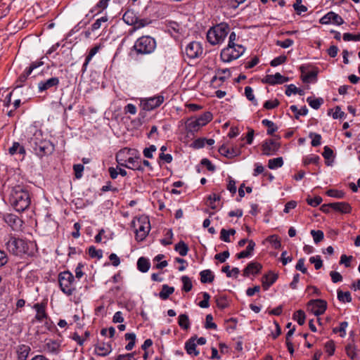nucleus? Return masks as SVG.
<instances>
[{"label": "nucleus", "mask_w": 360, "mask_h": 360, "mask_svg": "<svg viewBox=\"0 0 360 360\" xmlns=\"http://www.w3.org/2000/svg\"><path fill=\"white\" fill-rule=\"evenodd\" d=\"M186 129L188 134H193L197 132L202 126L200 125L196 118H189L185 122Z\"/></svg>", "instance_id": "obj_21"}, {"label": "nucleus", "mask_w": 360, "mask_h": 360, "mask_svg": "<svg viewBox=\"0 0 360 360\" xmlns=\"http://www.w3.org/2000/svg\"><path fill=\"white\" fill-rule=\"evenodd\" d=\"M309 262L314 264V267L316 270L320 269L323 266V262L319 255L311 257L309 258Z\"/></svg>", "instance_id": "obj_57"}, {"label": "nucleus", "mask_w": 360, "mask_h": 360, "mask_svg": "<svg viewBox=\"0 0 360 360\" xmlns=\"http://www.w3.org/2000/svg\"><path fill=\"white\" fill-rule=\"evenodd\" d=\"M322 198L320 196H316L313 198H307V202L308 205L312 206V207H316L319 205L322 202Z\"/></svg>", "instance_id": "obj_60"}, {"label": "nucleus", "mask_w": 360, "mask_h": 360, "mask_svg": "<svg viewBox=\"0 0 360 360\" xmlns=\"http://www.w3.org/2000/svg\"><path fill=\"white\" fill-rule=\"evenodd\" d=\"M195 340L196 338H191L185 344V349L187 353L194 356H197L199 354V351L196 349Z\"/></svg>", "instance_id": "obj_23"}, {"label": "nucleus", "mask_w": 360, "mask_h": 360, "mask_svg": "<svg viewBox=\"0 0 360 360\" xmlns=\"http://www.w3.org/2000/svg\"><path fill=\"white\" fill-rule=\"evenodd\" d=\"M181 281L183 283V290L185 292L191 291L193 287L191 279L186 276H183Z\"/></svg>", "instance_id": "obj_48"}, {"label": "nucleus", "mask_w": 360, "mask_h": 360, "mask_svg": "<svg viewBox=\"0 0 360 360\" xmlns=\"http://www.w3.org/2000/svg\"><path fill=\"white\" fill-rule=\"evenodd\" d=\"M287 59V57L284 55L279 56L278 57L275 58L271 61V65L273 67L278 66L279 65H281L285 62Z\"/></svg>", "instance_id": "obj_61"}, {"label": "nucleus", "mask_w": 360, "mask_h": 360, "mask_svg": "<svg viewBox=\"0 0 360 360\" xmlns=\"http://www.w3.org/2000/svg\"><path fill=\"white\" fill-rule=\"evenodd\" d=\"M311 235L312 236L315 243H319L320 241H321L323 239V237H324L323 232L320 230H318V231L311 230Z\"/></svg>", "instance_id": "obj_52"}, {"label": "nucleus", "mask_w": 360, "mask_h": 360, "mask_svg": "<svg viewBox=\"0 0 360 360\" xmlns=\"http://www.w3.org/2000/svg\"><path fill=\"white\" fill-rule=\"evenodd\" d=\"M84 168V165L81 164H77L73 165L75 175L77 179H80L82 176Z\"/></svg>", "instance_id": "obj_62"}, {"label": "nucleus", "mask_w": 360, "mask_h": 360, "mask_svg": "<svg viewBox=\"0 0 360 360\" xmlns=\"http://www.w3.org/2000/svg\"><path fill=\"white\" fill-rule=\"evenodd\" d=\"M94 350L97 355L105 356L111 352L112 347L109 343L100 342L95 346Z\"/></svg>", "instance_id": "obj_20"}, {"label": "nucleus", "mask_w": 360, "mask_h": 360, "mask_svg": "<svg viewBox=\"0 0 360 360\" xmlns=\"http://www.w3.org/2000/svg\"><path fill=\"white\" fill-rule=\"evenodd\" d=\"M326 352L330 355H333L335 349V343L333 340L328 341L325 344Z\"/></svg>", "instance_id": "obj_64"}, {"label": "nucleus", "mask_w": 360, "mask_h": 360, "mask_svg": "<svg viewBox=\"0 0 360 360\" xmlns=\"http://www.w3.org/2000/svg\"><path fill=\"white\" fill-rule=\"evenodd\" d=\"M203 49L200 43L191 41L185 48L186 56L191 59L198 58L202 53Z\"/></svg>", "instance_id": "obj_10"}, {"label": "nucleus", "mask_w": 360, "mask_h": 360, "mask_svg": "<svg viewBox=\"0 0 360 360\" xmlns=\"http://www.w3.org/2000/svg\"><path fill=\"white\" fill-rule=\"evenodd\" d=\"M208 200L210 201V207L215 210L217 208L215 202L220 200V196L216 193H213L208 197Z\"/></svg>", "instance_id": "obj_58"}, {"label": "nucleus", "mask_w": 360, "mask_h": 360, "mask_svg": "<svg viewBox=\"0 0 360 360\" xmlns=\"http://www.w3.org/2000/svg\"><path fill=\"white\" fill-rule=\"evenodd\" d=\"M308 306L314 315L319 316L325 312L327 303L323 300H315L309 301Z\"/></svg>", "instance_id": "obj_12"}, {"label": "nucleus", "mask_w": 360, "mask_h": 360, "mask_svg": "<svg viewBox=\"0 0 360 360\" xmlns=\"http://www.w3.org/2000/svg\"><path fill=\"white\" fill-rule=\"evenodd\" d=\"M343 39L345 41H360V34H352L351 33H345L343 34Z\"/></svg>", "instance_id": "obj_63"}, {"label": "nucleus", "mask_w": 360, "mask_h": 360, "mask_svg": "<svg viewBox=\"0 0 360 360\" xmlns=\"http://www.w3.org/2000/svg\"><path fill=\"white\" fill-rule=\"evenodd\" d=\"M293 8L299 15L307 11V6L302 4V0H295Z\"/></svg>", "instance_id": "obj_53"}, {"label": "nucleus", "mask_w": 360, "mask_h": 360, "mask_svg": "<svg viewBox=\"0 0 360 360\" xmlns=\"http://www.w3.org/2000/svg\"><path fill=\"white\" fill-rule=\"evenodd\" d=\"M319 160V157L316 155H311L309 156H307L303 159V163L304 165H308L309 164H317Z\"/></svg>", "instance_id": "obj_55"}, {"label": "nucleus", "mask_w": 360, "mask_h": 360, "mask_svg": "<svg viewBox=\"0 0 360 360\" xmlns=\"http://www.w3.org/2000/svg\"><path fill=\"white\" fill-rule=\"evenodd\" d=\"M327 195L338 199H342L345 197V193L342 191L330 189L326 191Z\"/></svg>", "instance_id": "obj_46"}, {"label": "nucleus", "mask_w": 360, "mask_h": 360, "mask_svg": "<svg viewBox=\"0 0 360 360\" xmlns=\"http://www.w3.org/2000/svg\"><path fill=\"white\" fill-rule=\"evenodd\" d=\"M219 152L221 155L228 158H233L236 157V152L231 150L228 143H224L219 148Z\"/></svg>", "instance_id": "obj_31"}, {"label": "nucleus", "mask_w": 360, "mask_h": 360, "mask_svg": "<svg viewBox=\"0 0 360 360\" xmlns=\"http://www.w3.org/2000/svg\"><path fill=\"white\" fill-rule=\"evenodd\" d=\"M290 109L295 113V117L296 119H299L300 115H306L308 113V109L306 106H303L301 109L298 110L297 107L293 105L290 107Z\"/></svg>", "instance_id": "obj_41"}, {"label": "nucleus", "mask_w": 360, "mask_h": 360, "mask_svg": "<svg viewBox=\"0 0 360 360\" xmlns=\"http://www.w3.org/2000/svg\"><path fill=\"white\" fill-rule=\"evenodd\" d=\"M139 160L140 155L139 153L135 155H131L127 158V162L123 167L131 169L143 170V168Z\"/></svg>", "instance_id": "obj_16"}, {"label": "nucleus", "mask_w": 360, "mask_h": 360, "mask_svg": "<svg viewBox=\"0 0 360 360\" xmlns=\"http://www.w3.org/2000/svg\"><path fill=\"white\" fill-rule=\"evenodd\" d=\"M34 309L36 310L37 314L35 319L39 321H42L46 319L47 314L45 311V305L42 303H37L34 305Z\"/></svg>", "instance_id": "obj_24"}, {"label": "nucleus", "mask_w": 360, "mask_h": 360, "mask_svg": "<svg viewBox=\"0 0 360 360\" xmlns=\"http://www.w3.org/2000/svg\"><path fill=\"white\" fill-rule=\"evenodd\" d=\"M307 102L312 108L318 110L324 101L322 98H313L310 96L307 98Z\"/></svg>", "instance_id": "obj_35"}, {"label": "nucleus", "mask_w": 360, "mask_h": 360, "mask_svg": "<svg viewBox=\"0 0 360 360\" xmlns=\"http://www.w3.org/2000/svg\"><path fill=\"white\" fill-rule=\"evenodd\" d=\"M292 94H298L300 95H303L304 91L303 90L297 88L294 84H290L287 86L285 94L288 96H290Z\"/></svg>", "instance_id": "obj_45"}, {"label": "nucleus", "mask_w": 360, "mask_h": 360, "mask_svg": "<svg viewBox=\"0 0 360 360\" xmlns=\"http://www.w3.org/2000/svg\"><path fill=\"white\" fill-rule=\"evenodd\" d=\"M215 301L217 307L220 309H225L228 306V302L226 301V297L224 295L216 296Z\"/></svg>", "instance_id": "obj_47"}, {"label": "nucleus", "mask_w": 360, "mask_h": 360, "mask_svg": "<svg viewBox=\"0 0 360 360\" xmlns=\"http://www.w3.org/2000/svg\"><path fill=\"white\" fill-rule=\"evenodd\" d=\"M89 254L92 258L101 259L103 257L101 250H96L95 247L91 246L89 248Z\"/></svg>", "instance_id": "obj_56"}, {"label": "nucleus", "mask_w": 360, "mask_h": 360, "mask_svg": "<svg viewBox=\"0 0 360 360\" xmlns=\"http://www.w3.org/2000/svg\"><path fill=\"white\" fill-rule=\"evenodd\" d=\"M200 281L202 283H212L214 281V276L210 269L203 270L200 273Z\"/></svg>", "instance_id": "obj_32"}, {"label": "nucleus", "mask_w": 360, "mask_h": 360, "mask_svg": "<svg viewBox=\"0 0 360 360\" xmlns=\"http://www.w3.org/2000/svg\"><path fill=\"white\" fill-rule=\"evenodd\" d=\"M60 344L59 342L53 340H49L45 345L44 349L48 352L57 354L59 351Z\"/></svg>", "instance_id": "obj_25"}, {"label": "nucleus", "mask_w": 360, "mask_h": 360, "mask_svg": "<svg viewBox=\"0 0 360 360\" xmlns=\"http://www.w3.org/2000/svg\"><path fill=\"white\" fill-rule=\"evenodd\" d=\"M278 278V275L271 271L262 277V283L264 290H266Z\"/></svg>", "instance_id": "obj_22"}, {"label": "nucleus", "mask_w": 360, "mask_h": 360, "mask_svg": "<svg viewBox=\"0 0 360 360\" xmlns=\"http://www.w3.org/2000/svg\"><path fill=\"white\" fill-rule=\"evenodd\" d=\"M175 250L177 251L181 256H186L188 251L187 245L184 241H180L176 244Z\"/></svg>", "instance_id": "obj_39"}, {"label": "nucleus", "mask_w": 360, "mask_h": 360, "mask_svg": "<svg viewBox=\"0 0 360 360\" xmlns=\"http://www.w3.org/2000/svg\"><path fill=\"white\" fill-rule=\"evenodd\" d=\"M280 143L273 139L266 140L262 145V154L271 156L276 153L280 148Z\"/></svg>", "instance_id": "obj_11"}, {"label": "nucleus", "mask_w": 360, "mask_h": 360, "mask_svg": "<svg viewBox=\"0 0 360 360\" xmlns=\"http://www.w3.org/2000/svg\"><path fill=\"white\" fill-rule=\"evenodd\" d=\"M179 325L183 329H188L189 328V319L186 314H180L179 316Z\"/></svg>", "instance_id": "obj_43"}, {"label": "nucleus", "mask_w": 360, "mask_h": 360, "mask_svg": "<svg viewBox=\"0 0 360 360\" xmlns=\"http://www.w3.org/2000/svg\"><path fill=\"white\" fill-rule=\"evenodd\" d=\"M345 349L347 356L352 359H354L357 354L356 347L354 345L349 344L347 345Z\"/></svg>", "instance_id": "obj_59"}, {"label": "nucleus", "mask_w": 360, "mask_h": 360, "mask_svg": "<svg viewBox=\"0 0 360 360\" xmlns=\"http://www.w3.org/2000/svg\"><path fill=\"white\" fill-rule=\"evenodd\" d=\"M132 227L135 229L136 239L142 241L150 230V221L148 217L141 216L132 221Z\"/></svg>", "instance_id": "obj_6"}, {"label": "nucleus", "mask_w": 360, "mask_h": 360, "mask_svg": "<svg viewBox=\"0 0 360 360\" xmlns=\"http://www.w3.org/2000/svg\"><path fill=\"white\" fill-rule=\"evenodd\" d=\"M5 247L11 254L17 256L31 255L30 247L33 245L32 242H27L22 239L8 236L4 239Z\"/></svg>", "instance_id": "obj_2"}, {"label": "nucleus", "mask_w": 360, "mask_h": 360, "mask_svg": "<svg viewBox=\"0 0 360 360\" xmlns=\"http://www.w3.org/2000/svg\"><path fill=\"white\" fill-rule=\"evenodd\" d=\"M348 326V323L347 321L341 322L339 328H334L333 331L334 333H337L338 332L340 333V336L344 338L346 335V328Z\"/></svg>", "instance_id": "obj_51"}, {"label": "nucleus", "mask_w": 360, "mask_h": 360, "mask_svg": "<svg viewBox=\"0 0 360 360\" xmlns=\"http://www.w3.org/2000/svg\"><path fill=\"white\" fill-rule=\"evenodd\" d=\"M108 20V18L107 15L103 16L98 19H97L95 22L91 25V31L94 32L95 30H98L102 23L106 22Z\"/></svg>", "instance_id": "obj_49"}, {"label": "nucleus", "mask_w": 360, "mask_h": 360, "mask_svg": "<svg viewBox=\"0 0 360 360\" xmlns=\"http://www.w3.org/2000/svg\"><path fill=\"white\" fill-rule=\"evenodd\" d=\"M245 49L242 45H228L221 51L220 57L224 62L229 63L238 58L245 52Z\"/></svg>", "instance_id": "obj_8"}, {"label": "nucleus", "mask_w": 360, "mask_h": 360, "mask_svg": "<svg viewBox=\"0 0 360 360\" xmlns=\"http://www.w3.org/2000/svg\"><path fill=\"white\" fill-rule=\"evenodd\" d=\"M305 314L302 310L297 311L294 315L293 319L297 321L299 325L302 326L305 322Z\"/></svg>", "instance_id": "obj_44"}, {"label": "nucleus", "mask_w": 360, "mask_h": 360, "mask_svg": "<svg viewBox=\"0 0 360 360\" xmlns=\"http://www.w3.org/2000/svg\"><path fill=\"white\" fill-rule=\"evenodd\" d=\"M101 46H95L92 49H90L88 55L86 57L85 62L83 64L82 66V71L85 72L87 68L88 64L92 59V58L98 52Z\"/></svg>", "instance_id": "obj_30"}, {"label": "nucleus", "mask_w": 360, "mask_h": 360, "mask_svg": "<svg viewBox=\"0 0 360 360\" xmlns=\"http://www.w3.org/2000/svg\"><path fill=\"white\" fill-rule=\"evenodd\" d=\"M283 165V160L281 157L270 159L268 161V167L271 169H275L281 167Z\"/></svg>", "instance_id": "obj_37"}, {"label": "nucleus", "mask_w": 360, "mask_h": 360, "mask_svg": "<svg viewBox=\"0 0 360 360\" xmlns=\"http://www.w3.org/2000/svg\"><path fill=\"white\" fill-rule=\"evenodd\" d=\"M41 133H36L34 136L30 139V143L37 155L43 157L44 155H49L53 150V146L50 141L43 140L40 136Z\"/></svg>", "instance_id": "obj_4"}, {"label": "nucleus", "mask_w": 360, "mask_h": 360, "mask_svg": "<svg viewBox=\"0 0 360 360\" xmlns=\"http://www.w3.org/2000/svg\"><path fill=\"white\" fill-rule=\"evenodd\" d=\"M164 101V97L158 95L141 101V106L143 110L150 111L159 107Z\"/></svg>", "instance_id": "obj_9"}, {"label": "nucleus", "mask_w": 360, "mask_h": 360, "mask_svg": "<svg viewBox=\"0 0 360 360\" xmlns=\"http://www.w3.org/2000/svg\"><path fill=\"white\" fill-rule=\"evenodd\" d=\"M331 22L338 25H340L343 24L344 20L341 16L332 11L328 12L320 19V23L323 25L328 24Z\"/></svg>", "instance_id": "obj_14"}, {"label": "nucleus", "mask_w": 360, "mask_h": 360, "mask_svg": "<svg viewBox=\"0 0 360 360\" xmlns=\"http://www.w3.org/2000/svg\"><path fill=\"white\" fill-rule=\"evenodd\" d=\"M330 208L342 214L350 213L352 207L346 202H338L329 203Z\"/></svg>", "instance_id": "obj_18"}, {"label": "nucleus", "mask_w": 360, "mask_h": 360, "mask_svg": "<svg viewBox=\"0 0 360 360\" xmlns=\"http://www.w3.org/2000/svg\"><path fill=\"white\" fill-rule=\"evenodd\" d=\"M196 120L198 121L200 125L203 127L212 120V115L210 112H205L198 117H196Z\"/></svg>", "instance_id": "obj_36"}, {"label": "nucleus", "mask_w": 360, "mask_h": 360, "mask_svg": "<svg viewBox=\"0 0 360 360\" xmlns=\"http://www.w3.org/2000/svg\"><path fill=\"white\" fill-rule=\"evenodd\" d=\"M282 75L277 72L275 75H267L263 79L262 82L270 85L281 84Z\"/></svg>", "instance_id": "obj_26"}, {"label": "nucleus", "mask_w": 360, "mask_h": 360, "mask_svg": "<svg viewBox=\"0 0 360 360\" xmlns=\"http://www.w3.org/2000/svg\"><path fill=\"white\" fill-rule=\"evenodd\" d=\"M9 202L16 211L23 212L29 207L31 203L30 193L24 186H15L11 190Z\"/></svg>", "instance_id": "obj_1"}, {"label": "nucleus", "mask_w": 360, "mask_h": 360, "mask_svg": "<svg viewBox=\"0 0 360 360\" xmlns=\"http://www.w3.org/2000/svg\"><path fill=\"white\" fill-rule=\"evenodd\" d=\"M229 32V26L225 22L216 25L209 29L207 32V39L212 45L222 43Z\"/></svg>", "instance_id": "obj_3"}, {"label": "nucleus", "mask_w": 360, "mask_h": 360, "mask_svg": "<svg viewBox=\"0 0 360 360\" xmlns=\"http://www.w3.org/2000/svg\"><path fill=\"white\" fill-rule=\"evenodd\" d=\"M231 75L230 70L229 69H221L217 71V76H214L212 82H213L214 80L219 77V80L224 82L227 77H229Z\"/></svg>", "instance_id": "obj_38"}, {"label": "nucleus", "mask_w": 360, "mask_h": 360, "mask_svg": "<svg viewBox=\"0 0 360 360\" xmlns=\"http://www.w3.org/2000/svg\"><path fill=\"white\" fill-rule=\"evenodd\" d=\"M174 287H170L166 284L163 285L161 291L159 292V297L160 299L165 300L174 292Z\"/></svg>", "instance_id": "obj_33"}, {"label": "nucleus", "mask_w": 360, "mask_h": 360, "mask_svg": "<svg viewBox=\"0 0 360 360\" xmlns=\"http://www.w3.org/2000/svg\"><path fill=\"white\" fill-rule=\"evenodd\" d=\"M262 268V266L259 263L252 262L243 270V276L248 277L251 274L255 275L260 271Z\"/></svg>", "instance_id": "obj_19"}, {"label": "nucleus", "mask_w": 360, "mask_h": 360, "mask_svg": "<svg viewBox=\"0 0 360 360\" xmlns=\"http://www.w3.org/2000/svg\"><path fill=\"white\" fill-rule=\"evenodd\" d=\"M133 48L137 54H150L156 49V41L150 36H142L135 41Z\"/></svg>", "instance_id": "obj_5"}, {"label": "nucleus", "mask_w": 360, "mask_h": 360, "mask_svg": "<svg viewBox=\"0 0 360 360\" xmlns=\"http://www.w3.org/2000/svg\"><path fill=\"white\" fill-rule=\"evenodd\" d=\"M262 123L263 125L268 127L267 134L269 135H272L278 129L272 121L269 120L267 119L263 120L262 121Z\"/></svg>", "instance_id": "obj_42"}, {"label": "nucleus", "mask_w": 360, "mask_h": 360, "mask_svg": "<svg viewBox=\"0 0 360 360\" xmlns=\"http://www.w3.org/2000/svg\"><path fill=\"white\" fill-rule=\"evenodd\" d=\"M59 84V79L58 77H51L47 80L41 81L38 83V89L39 92H43L52 87H57Z\"/></svg>", "instance_id": "obj_17"}, {"label": "nucleus", "mask_w": 360, "mask_h": 360, "mask_svg": "<svg viewBox=\"0 0 360 360\" xmlns=\"http://www.w3.org/2000/svg\"><path fill=\"white\" fill-rule=\"evenodd\" d=\"M43 65V63L42 62H35V63H32L30 66L29 67V68L27 70H26L25 71L24 73H22L20 77H19V81L20 82H24L27 77L32 73V72L37 68Z\"/></svg>", "instance_id": "obj_28"}, {"label": "nucleus", "mask_w": 360, "mask_h": 360, "mask_svg": "<svg viewBox=\"0 0 360 360\" xmlns=\"http://www.w3.org/2000/svg\"><path fill=\"white\" fill-rule=\"evenodd\" d=\"M338 299L342 302H352V296L349 291L343 292L340 290H338Z\"/></svg>", "instance_id": "obj_40"}, {"label": "nucleus", "mask_w": 360, "mask_h": 360, "mask_svg": "<svg viewBox=\"0 0 360 360\" xmlns=\"http://www.w3.org/2000/svg\"><path fill=\"white\" fill-rule=\"evenodd\" d=\"M4 221L13 231L18 230L22 224V220L13 214H6L4 216Z\"/></svg>", "instance_id": "obj_15"}, {"label": "nucleus", "mask_w": 360, "mask_h": 360, "mask_svg": "<svg viewBox=\"0 0 360 360\" xmlns=\"http://www.w3.org/2000/svg\"><path fill=\"white\" fill-rule=\"evenodd\" d=\"M245 96L247 97V98L249 101H252L254 105H257V101L255 98V96L253 94V90L250 86H248L245 87Z\"/></svg>", "instance_id": "obj_50"}, {"label": "nucleus", "mask_w": 360, "mask_h": 360, "mask_svg": "<svg viewBox=\"0 0 360 360\" xmlns=\"http://www.w3.org/2000/svg\"><path fill=\"white\" fill-rule=\"evenodd\" d=\"M138 154V150L136 149H131L128 148H124L121 149L116 155V160L117 163L124 166L127 162V158L131 155H135Z\"/></svg>", "instance_id": "obj_13"}, {"label": "nucleus", "mask_w": 360, "mask_h": 360, "mask_svg": "<svg viewBox=\"0 0 360 360\" xmlns=\"http://www.w3.org/2000/svg\"><path fill=\"white\" fill-rule=\"evenodd\" d=\"M30 352V347L28 345H22L18 346L17 349L18 360H26Z\"/></svg>", "instance_id": "obj_29"}, {"label": "nucleus", "mask_w": 360, "mask_h": 360, "mask_svg": "<svg viewBox=\"0 0 360 360\" xmlns=\"http://www.w3.org/2000/svg\"><path fill=\"white\" fill-rule=\"evenodd\" d=\"M108 6V2L105 0H100L98 3L93 8L91 12L101 13L103 10L105 9Z\"/></svg>", "instance_id": "obj_54"}, {"label": "nucleus", "mask_w": 360, "mask_h": 360, "mask_svg": "<svg viewBox=\"0 0 360 360\" xmlns=\"http://www.w3.org/2000/svg\"><path fill=\"white\" fill-rule=\"evenodd\" d=\"M58 283L60 290L67 295H72L76 290L75 277L69 271L59 274Z\"/></svg>", "instance_id": "obj_7"}, {"label": "nucleus", "mask_w": 360, "mask_h": 360, "mask_svg": "<svg viewBox=\"0 0 360 360\" xmlns=\"http://www.w3.org/2000/svg\"><path fill=\"white\" fill-rule=\"evenodd\" d=\"M137 268L141 272H147L150 268V262L145 257H140L137 262Z\"/></svg>", "instance_id": "obj_34"}, {"label": "nucleus", "mask_w": 360, "mask_h": 360, "mask_svg": "<svg viewBox=\"0 0 360 360\" xmlns=\"http://www.w3.org/2000/svg\"><path fill=\"white\" fill-rule=\"evenodd\" d=\"M255 247V243L250 240L248 241V245L246 248V250L238 253L236 257L238 259H242L245 257H248L252 255V251Z\"/></svg>", "instance_id": "obj_27"}]
</instances>
